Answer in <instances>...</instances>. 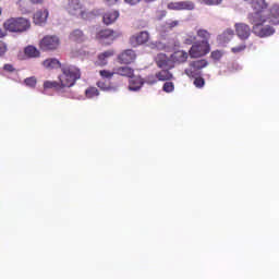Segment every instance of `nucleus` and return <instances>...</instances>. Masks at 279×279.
Masks as SVG:
<instances>
[{
  "label": "nucleus",
  "instance_id": "nucleus-1",
  "mask_svg": "<svg viewBox=\"0 0 279 279\" xmlns=\"http://www.w3.org/2000/svg\"><path fill=\"white\" fill-rule=\"evenodd\" d=\"M45 69H61L62 74L59 76V82L46 81L44 83V95H47L49 88H53L59 95H64L69 88L75 86V82L82 77L80 68L71 64H63L56 58L46 59L43 62Z\"/></svg>",
  "mask_w": 279,
  "mask_h": 279
},
{
  "label": "nucleus",
  "instance_id": "nucleus-2",
  "mask_svg": "<svg viewBox=\"0 0 279 279\" xmlns=\"http://www.w3.org/2000/svg\"><path fill=\"white\" fill-rule=\"evenodd\" d=\"M253 13H248V23L253 25V34L259 38H267L276 34V29L269 25L263 26L264 23H269V17L265 14L267 12V2L265 0H256L253 2Z\"/></svg>",
  "mask_w": 279,
  "mask_h": 279
},
{
  "label": "nucleus",
  "instance_id": "nucleus-3",
  "mask_svg": "<svg viewBox=\"0 0 279 279\" xmlns=\"http://www.w3.org/2000/svg\"><path fill=\"white\" fill-rule=\"evenodd\" d=\"M5 32H11L13 34H23L32 27L29 20L25 17H11L3 23Z\"/></svg>",
  "mask_w": 279,
  "mask_h": 279
},
{
  "label": "nucleus",
  "instance_id": "nucleus-4",
  "mask_svg": "<svg viewBox=\"0 0 279 279\" xmlns=\"http://www.w3.org/2000/svg\"><path fill=\"white\" fill-rule=\"evenodd\" d=\"M68 12L72 16H81L84 21H92L99 14V11H83L80 0H69Z\"/></svg>",
  "mask_w": 279,
  "mask_h": 279
},
{
  "label": "nucleus",
  "instance_id": "nucleus-5",
  "mask_svg": "<svg viewBox=\"0 0 279 279\" xmlns=\"http://www.w3.org/2000/svg\"><path fill=\"white\" fill-rule=\"evenodd\" d=\"M190 58H202L207 53H210V44L208 40H202L194 43L189 50Z\"/></svg>",
  "mask_w": 279,
  "mask_h": 279
},
{
  "label": "nucleus",
  "instance_id": "nucleus-6",
  "mask_svg": "<svg viewBox=\"0 0 279 279\" xmlns=\"http://www.w3.org/2000/svg\"><path fill=\"white\" fill-rule=\"evenodd\" d=\"M60 47V37L47 35L40 40L41 51H56Z\"/></svg>",
  "mask_w": 279,
  "mask_h": 279
},
{
  "label": "nucleus",
  "instance_id": "nucleus-7",
  "mask_svg": "<svg viewBox=\"0 0 279 279\" xmlns=\"http://www.w3.org/2000/svg\"><path fill=\"white\" fill-rule=\"evenodd\" d=\"M206 66H208V61L205 59L193 61L190 63V69L185 70V75L197 77V75H202V69H206Z\"/></svg>",
  "mask_w": 279,
  "mask_h": 279
},
{
  "label": "nucleus",
  "instance_id": "nucleus-8",
  "mask_svg": "<svg viewBox=\"0 0 279 279\" xmlns=\"http://www.w3.org/2000/svg\"><path fill=\"white\" fill-rule=\"evenodd\" d=\"M235 34L240 40H247L252 36V28L245 23H235Z\"/></svg>",
  "mask_w": 279,
  "mask_h": 279
},
{
  "label": "nucleus",
  "instance_id": "nucleus-9",
  "mask_svg": "<svg viewBox=\"0 0 279 279\" xmlns=\"http://www.w3.org/2000/svg\"><path fill=\"white\" fill-rule=\"evenodd\" d=\"M155 62L159 69H175L171 57H167L165 53H158L155 58Z\"/></svg>",
  "mask_w": 279,
  "mask_h": 279
},
{
  "label": "nucleus",
  "instance_id": "nucleus-10",
  "mask_svg": "<svg viewBox=\"0 0 279 279\" xmlns=\"http://www.w3.org/2000/svg\"><path fill=\"white\" fill-rule=\"evenodd\" d=\"M168 10H195V3L191 0L179 1V2H170L168 3Z\"/></svg>",
  "mask_w": 279,
  "mask_h": 279
},
{
  "label": "nucleus",
  "instance_id": "nucleus-11",
  "mask_svg": "<svg viewBox=\"0 0 279 279\" xmlns=\"http://www.w3.org/2000/svg\"><path fill=\"white\" fill-rule=\"evenodd\" d=\"M144 85H145V80H143V77L141 76H135L133 74V76L129 81V90L133 93H138V90H141Z\"/></svg>",
  "mask_w": 279,
  "mask_h": 279
},
{
  "label": "nucleus",
  "instance_id": "nucleus-12",
  "mask_svg": "<svg viewBox=\"0 0 279 279\" xmlns=\"http://www.w3.org/2000/svg\"><path fill=\"white\" fill-rule=\"evenodd\" d=\"M118 60H120L121 64H132V62L136 60V52L132 49H128L119 54Z\"/></svg>",
  "mask_w": 279,
  "mask_h": 279
},
{
  "label": "nucleus",
  "instance_id": "nucleus-13",
  "mask_svg": "<svg viewBox=\"0 0 279 279\" xmlns=\"http://www.w3.org/2000/svg\"><path fill=\"white\" fill-rule=\"evenodd\" d=\"M147 40H149V33L143 31L138 35L131 37L130 43L133 47H136V45H145Z\"/></svg>",
  "mask_w": 279,
  "mask_h": 279
},
{
  "label": "nucleus",
  "instance_id": "nucleus-14",
  "mask_svg": "<svg viewBox=\"0 0 279 279\" xmlns=\"http://www.w3.org/2000/svg\"><path fill=\"white\" fill-rule=\"evenodd\" d=\"M34 23L35 25H45L47 23V19H49V11L47 9L39 10L34 14Z\"/></svg>",
  "mask_w": 279,
  "mask_h": 279
},
{
  "label": "nucleus",
  "instance_id": "nucleus-15",
  "mask_svg": "<svg viewBox=\"0 0 279 279\" xmlns=\"http://www.w3.org/2000/svg\"><path fill=\"white\" fill-rule=\"evenodd\" d=\"M69 38L70 40H72V43H78V44L86 43V39H87L86 35L84 34V31L80 28L72 31L70 33Z\"/></svg>",
  "mask_w": 279,
  "mask_h": 279
},
{
  "label": "nucleus",
  "instance_id": "nucleus-16",
  "mask_svg": "<svg viewBox=\"0 0 279 279\" xmlns=\"http://www.w3.org/2000/svg\"><path fill=\"white\" fill-rule=\"evenodd\" d=\"M170 58L172 60V64H182V62L189 60V53L184 50H179L172 53Z\"/></svg>",
  "mask_w": 279,
  "mask_h": 279
},
{
  "label": "nucleus",
  "instance_id": "nucleus-17",
  "mask_svg": "<svg viewBox=\"0 0 279 279\" xmlns=\"http://www.w3.org/2000/svg\"><path fill=\"white\" fill-rule=\"evenodd\" d=\"M113 73H116V75H121L122 77H134V69L128 65L114 68Z\"/></svg>",
  "mask_w": 279,
  "mask_h": 279
},
{
  "label": "nucleus",
  "instance_id": "nucleus-18",
  "mask_svg": "<svg viewBox=\"0 0 279 279\" xmlns=\"http://www.w3.org/2000/svg\"><path fill=\"white\" fill-rule=\"evenodd\" d=\"M234 37V31L232 28H227L222 34L217 38L219 45H228L230 40Z\"/></svg>",
  "mask_w": 279,
  "mask_h": 279
},
{
  "label": "nucleus",
  "instance_id": "nucleus-19",
  "mask_svg": "<svg viewBox=\"0 0 279 279\" xmlns=\"http://www.w3.org/2000/svg\"><path fill=\"white\" fill-rule=\"evenodd\" d=\"M266 16L268 17L269 23L272 25H279V4L272 5L269 10V14Z\"/></svg>",
  "mask_w": 279,
  "mask_h": 279
},
{
  "label": "nucleus",
  "instance_id": "nucleus-20",
  "mask_svg": "<svg viewBox=\"0 0 279 279\" xmlns=\"http://www.w3.org/2000/svg\"><path fill=\"white\" fill-rule=\"evenodd\" d=\"M170 70L171 69H161V71L157 72L158 82H171V80H175Z\"/></svg>",
  "mask_w": 279,
  "mask_h": 279
},
{
  "label": "nucleus",
  "instance_id": "nucleus-21",
  "mask_svg": "<svg viewBox=\"0 0 279 279\" xmlns=\"http://www.w3.org/2000/svg\"><path fill=\"white\" fill-rule=\"evenodd\" d=\"M117 19H119V11H109L104 14L102 22L105 25H112Z\"/></svg>",
  "mask_w": 279,
  "mask_h": 279
},
{
  "label": "nucleus",
  "instance_id": "nucleus-22",
  "mask_svg": "<svg viewBox=\"0 0 279 279\" xmlns=\"http://www.w3.org/2000/svg\"><path fill=\"white\" fill-rule=\"evenodd\" d=\"M97 86L98 88H100V90H104L105 93H117L119 90V87L112 86L106 81H98Z\"/></svg>",
  "mask_w": 279,
  "mask_h": 279
},
{
  "label": "nucleus",
  "instance_id": "nucleus-23",
  "mask_svg": "<svg viewBox=\"0 0 279 279\" xmlns=\"http://www.w3.org/2000/svg\"><path fill=\"white\" fill-rule=\"evenodd\" d=\"M112 56H114L113 50H107V51L100 53L98 56L97 64H99V66H106V64H108V58H112Z\"/></svg>",
  "mask_w": 279,
  "mask_h": 279
},
{
  "label": "nucleus",
  "instance_id": "nucleus-24",
  "mask_svg": "<svg viewBox=\"0 0 279 279\" xmlns=\"http://www.w3.org/2000/svg\"><path fill=\"white\" fill-rule=\"evenodd\" d=\"M113 35L114 31L107 28L98 32L96 38H98V40H112Z\"/></svg>",
  "mask_w": 279,
  "mask_h": 279
},
{
  "label": "nucleus",
  "instance_id": "nucleus-25",
  "mask_svg": "<svg viewBox=\"0 0 279 279\" xmlns=\"http://www.w3.org/2000/svg\"><path fill=\"white\" fill-rule=\"evenodd\" d=\"M25 56L28 58H40V51L35 46H27L24 49Z\"/></svg>",
  "mask_w": 279,
  "mask_h": 279
},
{
  "label": "nucleus",
  "instance_id": "nucleus-26",
  "mask_svg": "<svg viewBox=\"0 0 279 279\" xmlns=\"http://www.w3.org/2000/svg\"><path fill=\"white\" fill-rule=\"evenodd\" d=\"M180 26V21L178 20H168L166 21L165 25H163V32H171L173 29H175V27Z\"/></svg>",
  "mask_w": 279,
  "mask_h": 279
},
{
  "label": "nucleus",
  "instance_id": "nucleus-27",
  "mask_svg": "<svg viewBox=\"0 0 279 279\" xmlns=\"http://www.w3.org/2000/svg\"><path fill=\"white\" fill-rule=\"evenodd\" d=\"M226 52L223 50H214L210 53V58L217 64V62L221 61V58H223Z\"/></svg>",
  "mask_w": 279,
  "mask_h": 279
},
{
  "label": "nucleus",
  "instance_id": "nucleus-28",
  "mask_svg": "<svg viewBox=\"0 0 279 279\" xmlns=\"http://www.w3.org/2000/svg\"><path fill=\"white\" fill-rule=\"evenodd\" d=\"M85 95L87 99L99 97V89H97V87H89L85 90Z\"/></svg>",
  "mask_w": 279,
  "mask_h": 279
},
{
  "label": "nucleus",
  "instance_id": "nucleus-29",
  "mask_svg": "<svg viewBox=\"0 0 279 279\" xmlns=\"http://www.w3.org/2000/svg\"><path fill=\"white\" fill-rule=\"evenodd\" d=\"M144 84H148L149 86H154V84H158V74L156 73L155 75H148L145 80H144Z\"/></svg>",
  "mask_w": 279,
  "mask_h": 279
},
{
  "label": "nucleus",
  "instance_id": "nucleus-30",
  "mask_svg": "<svg viewBox=\"0 0 279 279\" xmlns=\"http://www.w3.org/2000/svg\"><path fill=\"white\" fill-rule=\"evenodd\" d=\"M194 86L196 88H204V86H206V80L199 75L194 76Z\"/></svg>",
  "mask_w": 279,
  "mask_h": 279
},
{
  "label": "nucleus",
  "instance_id": "nucleus-31",
  "mask_svg": "<svg viewBox=\"0 0 279 279\" xmlns=\"http://www.w3.org/2000/svg\"><path fill=\"white\" fill-rule=\"evenodd\" d=\"M175 90V85L171 81H166V84L162 86L163 93H173Z\"/></svg>",
  "mask_w": 279,
  "mask_h": 279
},
{
  "label": "nucleus",
  "instance_id": "nucleus-32",
  "mask_svg": "<svg viewBox=\"0 0 279 279\" xmlns=\"http://www.w3.org/2000/svg\"><path fill=\"white\" fill-rule=\"evenodd\" d=\"M24 84L28 86V88L36 87V76H31L24 80Z\"/></svg>",
  "mask_w": 279,
  "mask_h": 279
},
{
  "label": "nucleus",
  "instance_id": "nucleus-33",
  "mask_svg": "<svg viewBox=\"0 0 279 279\" xmlns=\"http://www.w3.org/2000/svg\"><path fill=\"white\" fill-rule=\"evenodd\" d=\"M99 73L105 80H110L113 75H117V73H114V70L112 72L108 70H100Z\"/></svg>",
  "mask_w": 279,
  "mask_h": 279
},
{
  "label": "nucleus",
  "instance_id": "nucleus-34",
  "mask_svg": "<svg viewBox=\"0 0 279 279\" xmlns=\"http://www.w3.org/2000/svg\"><path fill=\"white\" fill-rule=\"evenodd\" d=\"M8 53V44L4 41L0 40V58H3Z\"/></svg>",
  "mask_w": 279,
  "mask_h": 279
},
{
  "label": "nucleus",
  "instance_id": "nucleus-35",
  "mask_svg": "<svg viewBox=\"0 0 279 279\" xmlns=\"http://www.w3.org/2000/svg\"><path fill=\"white\" fill-rule=\"evenodd\" d=\"M195 40H197V37L195 35H187L184 38V45H194Z\"/></svg>",
  "mask_w": 279,
  "mask_h": 279
},
{
  "label": "nucleus",
  "instance_id": "nucleus-36",
  "mask_svg": "<svg viewBox=\"0 0 279 279\" xmlns=\"http://www.w3.org/2000/svg\"><path fill=\"white\" fill-rule=\"evenodd\" d=\"M2 70L5 72V73H14V71H16V69L14 68L13 64L11 63H5L2 68Z\"/></svg>",
  "mask_w": 279,
  "mask_h": 279
},
{
  "label": "nucleus",
  "instance_id": "nucleus-37",
  "mask_svg": "<svg viewBox=\"0 0 279 279\" xmlns=\"http://www.w3.org/2000/svg\"><path fill=\"white\" fill-rule=\"evenodd\" d=\"M246 46L240 45L236 47L231 48L232 53H241V51H245Z\"/></svg>",
  "mask_w": 279,
  "mask_h": 279
},
{
  "label": "nucleus",
  "instance_id": "nucleus-38",
  "mask_svg": "<svg viewBox=\"0 0 279 279\" xmlns=\"http://www.w3.org/2000/svg\"><path fill=\"white\" fill-rule=\"evenodd\" d=\"M206 5H219L222 0H203Z\"/></svg>",
  "mask_w": 279,
  "mask_h": 279
},
{
  "label": "nucleus",
  "instance_id": "nucleus-39",
  "mask_svg": "<svg viewBox=\"0 0 279 279\" xmlns=\"http://www.w3.org/2000/svg\"><path fill=\"white\" fill-rule=\"evenodd\" d=\"M197 35L201 37V38H208L209 34H208V31L206 29H199L197 32Z\"/></svg>",
  "mask_w": 279,
  "mask_h": 279
},
{
  "label": "nucleus",
  "instance_id": "nucleus-40",
  "mask_svg": "<svg viewBox=\"0 0 279 279\" xmlns=\"http://www.w3.org/2000/svg\"><path fill=\"white\" fill-rule=\"evenodd\" d=\"M129 5H136L137 3H141V0H124Z\"/></svg>",
  "mask_w": 279,
  "mask_h": 279
},
{
  "label": "nucleus",
  "instance_id": "nucleus-41",
  "mask_svg": "<svg viewBox=\"0 0 279 279\" xmlns=\"http://www.w3.org/2000/svg\"><path fill=\"white\" fill-rule=\"evenodd\" d=\"M107 5H116V3H119L120 0H105Z\"/></svg>",
  "mask_w": 279,
  "mask_h": 279
},
{
  "label": "nucleus",
  "instance_id": "nucleus-42",
  "mask_svg": "<svg viewBox=\"0 0 279 279\" xmlns=\"http://www.w3.org/2000/svg\"><path fill=\"white\" fill-rule=\"evenodd\" d=\"M5 36H8V31H2L0 28V38H5Z\"/></svg>",
  "mask_w": 279,
  "mask_h": 279
},
{
  "label": "nucleus",
  "instance_id": "nucleus-43",
  "mask_svg": "<svg viewBox=\"0 0 279 279\" xmlns=\"http://www.w3.org/2000/svg\"><path fill=\"white\" fill-rule=\"evenodd\" d=\"M31 3H43V0H29Z\"/></svg>",
  "mask_w": 279,
  "mask_h": 279
},
{
  "label": "nucleus",
  "instance_id": "nucleus-44",
  "mask_svg": "<svg viewBox=\"0 0 279 279\" xmlns=\"http://www.w3.org/2000/svg\"><path fill=\"white\" fill-rule=\"evenodd\" d=\"M146 1V3H154V1H156V0H145Z\"/></svg>",
  "mask_w": 279,
  "mask_h": 279
},
{
  "label": "nucleus",
  "instance_id": "nucleus-45",
  "mask_svg": "<svg viewBox=\"0 0 279 279\" xmlns=\"http://www.w3.org/2000/svg\"><path fill=\"white\" fill-rule=\"evenodd\" d=\"M233 66H235V69H239V64L236 63H233Z\"/></svg>",
  "mask_w": 279,
  "mask_h": 279
},
{
  "label": "nucleus",
  "instance_id": "nucleus-46",
  "mask_svg": "<svg viewBox=\"0 0 279 279\" xmlns=\"http://www.w3.org/2000/svg\"><path fill=\"white\" fill-rule=\"evenodd\" d=\"M161 16H167V13H166V12H162V13H161Z\"/></svg>",
  "mask_w": 279,
  "mask_h": 279
},
{
  "label": "nucleus",
  "instance_id": "nucleus-47",
  "mask_svg": "<svg viewBox=\"0 0 279 279\" xmlns=\"http://www.w3.org/2000/svg\"><path fill=\"white\" fill-rule=\"evenodd\" d=\"M1 12H2V10H1V8H0V16H1Z\"/></svg>",
  "mask_w": 279,
  "mask_h": 279
}]
</instances>
